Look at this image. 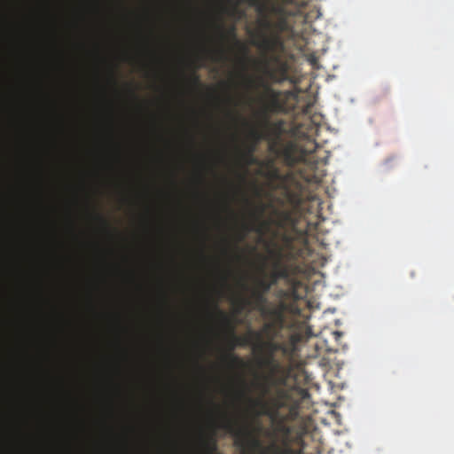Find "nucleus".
<instances>
[{
	"mask_svg": "<svg viewBox=\"0 0 454 454\" xmlns=\"http://www.w3.org/2000/svg\"><path fill=\"white\" fill-rule=\"evenodd\" d=\"M262 272L263 274V277L265 278V271H264V270H262Z\"/></svg>",
	"mask_w": 454,
	"mask_h": 454,
	"instance_id": "nucleus-33",
	"label": "nucleus"
},
{
	"mask_svg": "<svg viewBox=\"0 0 454 454\" xmlns=\"http://www.w3.org/2000/svg\"><path fill=\"white\" fill-rule=\"evenodd\" d=\"M250 137L254 139V144L249 145L247 150L241 154V159L247 164H255L257 162L256 158L254 156V153L255 151V145L262 138H266L267 134L260 131L257 129H253L250 131Z\"/></svg>",
	"mask_w": 454,
	"mask_h": 454,
	"instance_id": "nucleus-11",
	"label": "nucleus"
},
{
	"mask_svg": "<svg viewBox=\"0 0 454 454\" xmlns=\"http://www.w3.org/2000/svg\"><path fill=\"white\" fill-rule=\"evenodd\" d=\"M277 54H270L277 63V68L275 70L266 68L265 73L273 82L279 83L289 80V67L286 62L282 61L279 57L276 56Z\"/></svg>",
	"mask_w": 454,
	"mask_h": 454,
	"instance_id": "nucleus-8",
	"label": "nucleus"
},
{
	"mask_svg": "<svg viewBox=\"0 0 454 454\" xmlns=\"http://www.w3.org/2000/svg\"><path fill=\"white\" fill-rule=\"evenodd\" d=\"M223 427L235 434L236 446L245 447L247 442L250 448L254 450L262 449V454H302L301 450H294L286 442H284L282 445H278L277 442H272L266 448H262V442L256 435H252L248 432L235 430L233 424L230 420H227Z\"/></svg>",
	"mask_w": 454,
	"mask_h": 454,
	"instance_id": "nucleus-5",
	"label": "nucleus"
},
{
	"mask_svg": "<svg viewBox=\"0 0 454 454\" xmlns=\"http://www.w3.org/2000/svg\"><path fill=\"white\" fill-rule=\"evenodd\" d=\"M277 216L276 224L278 227L284 228L286 224L294 223V219L291 211L289 210H276Z\"/></svg>",
	"mask_w": 454,
	"mask_h": 454,
	"instance_id": "nucleus-16",
	"label": "nucleus"
},
{
	"mask_svg": "<svg viewBox=\"0 0 454 454\" xmlns=\"http://www.w3.org/2000/svg\"><path fill=\"white\" fill-rule=\"evenodd\" d=\"M244 229H245V233H243L240 237H239V240H243L246 237V234L247 232L249 231L248 229V226L247 225H244Z\"/></svg>",
	"mask_w": 454,
	"mask_h": 454,
	"instance_id": "nucleus-28",
	"label": "nucleus"
},
{
	"mask_svg": "<svg viewBox=\"0 0 454 454\" xmlns=\"http://www.w3.org/2000/svg\"><path fill=\"white\" fill-rule=\"evenodd\" d=\"M202 446L207 451V454H215L217 449L216 442L212 438L203 439Z\"/></svg>",
	"mask_w": 454,
	"mask_h": 454,
	"instance_id": "nucleus-20",
	"label": "nucleus"
},
{
	"mask_svg": "<svg viewBox=\"0 0 454 454\" xmlns=\"http://www.w3.org/2000/svg\"><path fill=\"white\" fill-rule=\"evenodd\" d=\"M215 29L218 32L219 37L222 41H225L229 36L234 40L235 45L239 49V51L243 54L241 62L242 64L245 65L246 62L250 59L248 57V48L247 45H245L243 43L237 39L235 27H232L228 32H226L224 30L223 24L217 23L215 24Z\"/></svg>",
	"mask_w": 454,
	"mask_h": 454,
	"instance_id": "nucleus-9",
	"label": "nucleus"
},
{
	"mask_svg": "<svg viewBox=\"0 0 454 454\" xmlns=\"http://www.w3.org/2000/svg\"><path fill=\"white\" fill-rule=\"evenodd\" d=\"M94 217L104 226L105 229H109V223L102 215H100L99 213H95Z\"/></svg>",
	"mask_w": 454,
	"mask_h": 454,
	"instance_id": "nucleus-21",
	"label": "nucleus"
},
{
	"mask_svg": "<svg viewBox=\"0 0 454 454\" xmlns=\"http://www.w3.org/2000/svg\"><path fill=\"white\" fill-rule=\"evenodd\" d=\"M303 0H278L268 4V12L276 17L271 35L262 34L260 40H254L252 45L257 47L263 54H275L284 51L282 33H290L293 27L289 17L299 15L304 7Z\"/></svg>",
	"mask_w": 454,
	"mask_h": 454,
	"instance_id": "nucleus-1",
	"label": "nucleus"
},
{
	"mask_svg": "<svg viewBox=\"0 0 454 454\" xmlns=\"http://www.w3.org/2000/svg\"><path fill=\"white\" fill-rule=\"evenodd\" d=\"M245 77V81H246V85L248 87V88H252L254 87V80L251 77V76H248L247 74L244 75Z\"/></svg>",
	"mask_w": 454,
	"mask_h": 454,
	"instance_id": "nucleus-23",
	"label": "nucleus"
},
{
	"mask_svg": "<svg viewBox=\"0 0 454 454\" xmlns=\"http://www.w3.org/2000/svg\"><path fill=\"white\" fill-rule=\"evenodd\" d=\"M277 260L273 262V270L268 278L273 286H276L280 279H288L290 275L288 268L281 263L280 253L277 254Z\"/></svg>",
	"mask_w": 454,
	"mask_h": 454,
	"instance_id": "nucleus-12",
	"label": "nucleus"
},
{
	"mask_svg": "<svg viewBox=\"0 0 454 454\" xmlns=\"http://www.w3.org/2000/svg\"><path fill=\"white\" fill-rule=\"evenodd\" d=\"M257 85L263 89L262 125L265 129H270L278 137L283 132L284 122L282 121L270 122V114H290L298 103V93L292 90H278L270 87L262 78L258 79Z\"/></svg>",
	"mask_w": 454,
	"mask_h": 454,
	"instance_id": "nucleus-4",
	"label": "nucleus"
},
{
	"mask_svg": "<svg viewBox=\"0 0 454 454\" xmlns=\"http://www.w3.org/2000/svg\"><path fill=\"white\" fill-rule=\"evenodd\" d=\"M266 295V294L253 288L250 297L244 299L242 301L244 305H249L252 309L260 312L269 303Z\"/></svg>",
	"mask_w": 454,
	"mask_h": 454,
	"instance_id": "nucleus-14",
	"label": "nucleus"
},
{
	"mask_svg": "<svg viewBox=\"0 0 454 454\" xmlns=\"http://www.w3.org/2000/svg\"><path fill=\"white\" fill-rule=\"evenodd\" d=\"M191 80H192L193 84H195V85H199L200 84V77L195 73L192 74V75L191 77Z\"/></svg>",
	"mask_w": 454,
	"mask_h": 454,
	"instance_id": "nucleus-25",
	"label": "nucleus"
},
{
	"mask_svg": "<svg viewBox=\"0 0 454 454\" xmlns=\"http://www.w3.org/2000/svg\"><path fill=\"white\" fill-rule=\"evenodd\" d=\"M262 272L263 274V277L265 278V271H264V270H262Z\"/></svg>",
	"mask_w": 454,
	"mask_h": 454,
	"instance_id": "nucleus-32",
	"label": "nucleus"
},
{
	"mask_svg": "<svg viewBox=\"0 0 454 454\" xmlns=\"http://www.w3.org/2000/svg\"><path fill=\"white\" fill-rule=\"evenodd\" d=\"M250 402L254 407L260 408L261 411L259 414L268 416L272 421H275L278 415L279 404L275 403L274 407H270V404L263 400V398L250 399Z\"/></svg>",
	"mask_w": 454,
	"mask_h": 454,
	"instance_id": "nucleus-13",
	"label": "nucleus"
},
{
	"mask_svg": "<svg viewBox=\"0 0 454 454\" xmlns=\"http://www.w3.org/2000/svg\"><path fill=\"white\" fill-rule=\"evenodd\" d=\"M222 3L223 4H232L233 0H220Z\"/></svg>",
	"mask_w": 454,
	"mask_h": 454,
	"instance_id": "nucleus-30",
	"label": "nucleus"
},
{
	"mask_svg": "<svg viewBox=\"0 0 454 454\" xmlns=\"http://www.w3.org/2000/svg\"><path fill=\"white\" fill-rule=\"evenodd\" d=\"M217 55L223 57L224 55V51L223 49H218L217 51H215Z\"/></svg>",
	"mask_w": 454,
	"mask_h": 454,
	"instance_id": "nucleus-29",
	"label": "nucleus"
},
{
	"mask_svg": "<svg viewBox=\"0 0 454 454\" xmlns=\"http://www.w3.org/2000/svg\"><path fill=\"white\" fill-rule=\"evenodd\" d=\"M258 387L261 389L262 396L267 395L270 391V387L266 381L258 384Z\"/></svg>",
	"mask_w": 454,
	"mask_h": 454,
	"instance_id": "nucleus-22",
	"label": "nucleus"
},
{
	"mask_svg": "<svg viewBox=\"0 0 454 454\" xmlns=\"http://www.w3.org/2000/svg\"><path fill=\"white\" fill-rule=\"evenodd\" d=\"M283 309L284 304L279 306H270L269 303L260 311L262 316L270 318V321H277L283 325Z\"/></svg>",
	"mask_w": 454,
	"mask_h": 454,
	"instance_id": "nucleus-15",
	"label": "nucleus"
},
{
	"mask_svg": "<svg viewBox=\"0 0 454 454\" xmlns=\"http://www.w3.org/2000/svg\"><path fill=\"white\" fill-rule=\"evenodd\" d=\"M265 211V206L264 205H261L259 209H258V213L256 215V218H259L262 215V214L264 213Z\"/></svg>",
	"mask_w": 454,
	"mask_h": 454,
	"instance_id": "nucleus-27",
	"label": "nucleus"
},
{
	"mask_svg": "<svg viewBox=\"0 0 454 454\" xmlns=\"http://www.w3.org/2000/svg\"><path fill=\"white\" fill-rule=\"evenodd\" d=\"M268 349L254 350L260 356L259 364L269 372V378H273L282 371L280 362L276 358V353L280 352L286 359H292L296 348H282L279 345L267 343Z\"/></svg>",
	"mask_w": 454,
	"mask_h": 454,
	"instance_id": "nucleus-7",
	"label": "nucleus"
},
{
	"mask_svg": "<svg viewBox=\"0 0 454 454\" xmlns=\"http://www.w3.org/2000/svg\"><path fill=\"white\" fill-rule=\"evenodd\" d=\"M272 286H274L271 284L269 278L262 277L255 279V286L254 289L267 294Z\"/></svg>",
	"mask_w": 454,
	"mask_h": 454,
	"instance_id": "nucleus-18",
	"label": "nucleus"
},
{
	"mask_svg": "<svg viewBox=\"0 0 454 454\" xmlns=\"http://www.w3.org/2000/svg\"><path fill=\"white\" fill-rule=\"evenodd\" d=\"M266 176L279 181L287 202L294 208L299 207L304 199V185L291 174H282L272 162L269 163Z\"/></svg>",
	"mask_w": 454,
	"mask_h": 454,
	"instance_id": "nucleus-6",
	"label": "nucleus"
},
{
	"mask_svg": "<svg viewBox=\"0 0 454 454\" xmlns=\"http://www.w3.org/2000/svg\"><path fill=\"white\" fill-rule=\"evenodd\" d=\"M305 124L297 127L295 134L298 137L297 141L288 142L281 150V156L284 162L294 167L297 163L302 162L310 169H314L318 162L314 153L317 148L315 136L317 132V125L315 121H308L307 130H303Z\"/></svg>",
	"mask_w": 454,
	"mask_h": 454,
	"instance_id": "nucleus-3",
	"label": "nucleus"
},
{
	"mask_svg": "<svg viewBox=\"0 0 454 454\" xmlns=\"http://www.w3.org/2000/svg\"><path fill=\"white\" fill-rule=\"evenodd\" d=\"M279 431L285 433L286 434H288L290 433L289 428L286 426H285L283 423H281L279 426Z\"/></svg>",
	"mask_w": 454,
	"mask_h": 454,
	"instance_id": "nucleus-26",
	"label": "nucleus"
},
{
	"mask_svg": "<svg viewBox=\"0 0 454 454\" xmlns=\"http://www.w3.org/2000/svg\"><path fill=\"white\" fill-rule=\"evenodd\" d=\"M258 12L262 15V17L259 20V27L260 30L257 32L255 36H254L251 40V43L254 40H260L262 38V34L268 35V32H270V35L273 33V21H271L269 18L268 5H261L258 7Z\"/></svg>",
	"mask_w": 454,
	"mask_h": 454,
	"instance_id": "nucleus-10",
	"label": "nucleus"
},
{
	"mask_svg": "<svg viewBox=\"0 0 454 454\" xmlns=\"http://www.w3.org/2000/svg\"><path fill=\"white\" fill-rule=\"evenodd\" d=\"M261 429H262V427H260V426H259V427H257V430H256V431H257V432H259V431H261Z\"/></svg>",
	"mask_w": 454,
	"mask_h": 454,
	"instance_id": "nucleus-31",
	"label": "nucleus"
},
{
	"mask_svg": "<svg viewBox=\"0 0 454 454\" xmlns=\"http://www.w3.org/2000/svg\"><path fill=\"white\" fill-rule=\"evenodd\" d=\"M269 225H270L269 222L263 221V222H262L261 226L256 228V229H254V231L259 232V233H262V228H268Z\"/></svg>",
	"mask_w": 454,
	"mask_h": 454,
	"instance_id": "nucleus-24",
	"label": "nucleus"
},
{
	"mask_svg": "<svg viewBox=\"0 0 454 454\" xmlns=\"http://www.w3.org/2000/svg\"><path fill=\"white\" fill-rule=\"evenodd\" d=\"M223 359L224 362L227 363L228 366L231 368L240 369L246 366V363L244 362V360L231 352L226 353L223 356Z\"/></svg>",
	"mask_w": 454,
	"mask_h": 454,
	"instance_id": "nucleus-17",
	"label": "nucleus"
},
{
	"mask_svg": "<svg viewBox=\"0 0 454 454\" xmlns=\"http://www.w3.org/2000/svg\"><path fill=\"white\" fill-rule=\"evenodd\" d=\"M295 285H296V282L294 283V285L292 286V287L289 290H284V289L278 290L277 296L281 300L288 299V298H294V299L296 298Z\"/></svg>",
	"mask_w": 454,
	"mask_h": 454,
	"instance_id": "nucleus-19",
	"label": "nucleus"
},
{
	"mask_svg": "<svg viewBox=\"0 0 454 454\" xmlns=\"http://www.w3.org/2000/svg\"><path fill=\"white\" fill-rule=\"evenodd\" d=\"M214 308L223 325L230 330V351L233 350L236 346L245 345L252 346L253 350L268 349L267 343L279 345L282 348H296L297 339L294 335L291 336L288 340H278L281 335L283 325H280V323H278L277 321H268L263 324L261 330H251L248 332L247 336L238 337L234 333V327L231 325V318L228 315L221 310L216 303H215Z\"/></svg>",
	"mask_w": 454,
	"mask_h": 454,
	"instance_id": "nucleus-2",
	"label": "nucleus"
}]
</instances>
